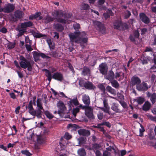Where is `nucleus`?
<instances>
[{
	"instance_id": "obj_37",
	"label": "nucleus",
	"mask_w": 156,
	"mask_h": 156,
	"mask_svg": "<svg viewBox=\"0 0 156 156\" xmlns=\"http://www.w3.org/2000/svg\"><path fill=\"white\" fill-rule=\"evenodd\" d=\"M150 99L153 104H154L156 102V94L154 93L151 94Z\"/></svg>"
},
{
	"instance_id": "obj_30",
	"label": "nucleus",
	"mask_w": 156,
	"mask_h": 156,
	"mask_svg": "<svg viewBox=\"0 0 156 156\" xmlns=\"http://www.w3.org/2000/svg\"><path fill=\"white\" fill-rule=\"evenodd\" d=\"M151 104L148 101H146L143 106V110L145 111L148 110L151 107Z\"/></svg>"
},
{
	"instance_id": "obj_45",
	"label": "nucleus",
	"mask_w": 156,
	"mask_h": 156,
	"mask_svg": "<svg viewBox=\"0 0 156 156\" xmlns=\"http://www.w3.org/2000/svg\"><path fill=\"white\" fill-rule=\"evenodd\" d=\"M119 103L124 108H127V105L126 103L124 101H119Z\"/></svg>"
},
{
	"instance_id": "obj_56",
	"label": "nucleus",
	"mask_w": 156,
	"mask_h": 156,
	"mask_svg": "<svg viewBox=\"0 0 156 156\" xmlns=\"http://www.w3.org/2000/svg\"><path fill=\"white\" fill-rule=\"evenodd\" d=\"M74 34H75V35H76L78 36V38L79 37V36L80 35V36H81L82 34L83 36H85L86 34V33L85 32H82V33H80V32L76 31L74 32Z\"/></svg>"
},
{
	"instance_id": "obj_29",
	"label": "nucleus",
	"mask_w": 156,
	"mask_h": 156,
	"mask_svg": "<svg viewBox=\"0 0 156 156\" xmlns=\"http://www.w3.org/2000/svg\"><path fill=\"white\" fill-rule=\"evenodd\" d=\"M45 71L47 74L46 76L47 77V79L48 81L50 82L51 81L52 79V75L51 72L48 70L47 69H44L43 70Z\"/></svg>"
},
{
	"instance_id": "obj_22",
	"label": "nucleus",
	"mask_w": 156,
	"mask_h": 156,
	"mask_svg": "<svg viewBox=\"0 0 156 156\" xmlns=\"http://www.w3.org/2000/svg\"><path fill=\"white\" fill-rule=\"evenodd\" d=\"M122 20H117L114 22L113 26L114 29L119 30L120 29Z\"/></svg>"
},
{
	"instance_id": "obj_14",
	"label": "nucleus",
	"mask_w": 156,
	"mask_h": 156,
	"mask_svg": "<svg viewBox=\"0 0 156 156\" xmlns=\"http://www.w3.org/2000/svg\"><path fill=\"white\" fill-rule=\"evenodd\" d=\"M139 16L141 20L144 23L148 24L150 22L149 18L144 13H141L139 14Z\"/></svg>"
},
{
	"instance_id": "obj_41",
	"label": "nucleus",
	"mask_w": 156,
	"mask_h": 156,
	"mask_svg": "<svg viewBox=\"0 0 156 156\" xmlns=\"http://www.w3.org/2000/svg\"><path fill=\"white\" fill-rule=\"evenodd\" d=\"M80 111V108L79 107H76L75 108H74L73 110V114L74 116H76V113H78Z\"/></svg>"
},
{
	"instance_id": "obj_31",
	"label": "nucleus",
	"mask_w": 156,
	"mask_h": 156,
	"mask_svg": "<svg viewBox=\"0 0 156 156\" xmlns=\"http://www.w3.org/2000/svg\"><path fill=\"white\" fill-rule=\"evenodd\" d=\"M23 13L22 11L17 10L15 12L14 16L16 18L20 19L23 17Z\"/></svg>"
},
{
	"instance_id": "obj_5",
	"label": "nucleus",
	"mask_w": 156,
	"mask_h": 156,
	"mask_svg": "<svg viewBox=\"0 0 156 156\" xmlns=\"http://www.w3.org/2000/svg\"><path fill=\"white\" fill-rule=\"evenodd\" d=\"M57 106L59 108L58 113L61 116V114L64 113V112L66 109V108L64 103L61 101H59L57 103Z\"/></svg>"
},
{
	"instance_id": "obj_7",
	"label": "nucleus",
	"mask_w": 156,
	"mask_h": 156,
	"mask_svg": "<svg viewBox=\"0 0 156 156\" xmlns=\"http://www.w3.org/2000/svg\"><path fill=\"white\" fill-rule=\"evenodd\" d=\"M15 6L12 4L9 3L3 8L4 12L9 13L13 12L15 9Z\"/></svg>"
},
{
	"instance_id": "obj_15",
	"label": "nucleus",
	"mask_w": 156,
	"mask_h": 156,
	"mask_svg": "<svg viewBox=\"0 0 156 156\" xmlns=\"http://www.w3.org/2000/svg\"><path fill=\"white\" fill-rule=\"evenodd\" d=\"M111 108L112 110L116 113H120L122 112L119 105L118 103H112Z\"/></svg>"
},
{
	"instance_id": "obj_33",
	"label": "nucleus",
	"mask_w": 156,
	"mask_h": 156,
	"mask_svg": "<svg viewBox=\"0 0 156 156\" xmlns=\"http://www.w3.org/2000/svg\"><path fill=\"white\" fill-rule=\"evenodd\" d=\"M77 152L80 156H85L86 155V152L84 148L79 149L78 150Z\"/></svg>"
},
{
	"instance_id": "obj_4",
	"label": "nucleus",
	"mask_w": 156,
	"mask_h": 156,
	"mask_svg": "<svg viewBox=\"0 0 156 156\" xmlns=\"http://www.w3.org/2000/svg\"><path fill=\"white\" fill-rule=\"evenodd\" d=\"M93 23L95 27L99 30L100 32L102 34L105 33V28L101 23L98 21H94Z\"/></svg>"
},
{
	"instance_id": "obj_51",
	"label": "nucleus",
	"mask_w": 156,
	"mask_h": 156,
	"mask_svg": "<svg viewBox=\"0 0 156 156\" xmlns=\"http://www.w3.org/2000/svg\"><path fill=\"white\" fill-rule=\"evenodd\" d=\"M64 138L67 140H69L71 138L72 136L69 134L68 132H66L65 133Z\"/></svg>"
},
{
	"instance_id": "obj_58",
	"label": "nucleus",
	"mask_w": 156,
	"mask_h": 156,
	"mask_svg": "<svg viewBox=\"0 0 156 156\" xmlns=\"http://www.w3.org/2000/svg\"><path fill=\"white\" fill-rule=\"evenodd\" d=\"M145 131L143 127H142V129H139L140 134L139 136H143V132Z\"/></svg>"
},
{
	"instance_id": "obj_36",
	"label": "nucleus",
	"mask_w": 156,
	"mask_h": 156,
	"mask_svg": "<svg viewBox=\"0 0 156 156\" xmlns=\"http://www.w3.org/2000/svg\"><path fill=\"white\" fill-rule=\"evenodd\" d=\"M34 37L37 38H40L43 37L47 36V35L45 34H42L40 33H36L34 32V33L33 34Z\"/></svg>"
},
{
	"instance_id": "obj_24",
	"label": "nucleus",
	"mask_w": 156,
	"mask_h": 156,
	"mask_svg": "<svg viewBox=\"0 0 156 156\" xmlns=\"http://www.w3.org/2000/svg\"><path fill=\"white\" fill-rule=\"evenodd\" d=\"M43 20L44 23L47 24L53 21L54 20V18H53L50 16L48 15L44 17L43 19Z\"/></svg>"
},
{
	"instance_id": "obj_9",
	"label": "nucleus",
	"mask_w": 156,
	"mask_h": 156,
	"mask_svg": "<svg viewBox=\"0 0 156 156\" xmlns=\"http://www.w3.org/2000/svg\"><path fill=\"white\" fill-rule=\"evenodd\" d=\"M136 89L139 91H146L148 89L147 84L144 82H143L139 85L136 86Z\"/></svg>"
},
{
	"instance_id": "obj_13",
	"label": "nucleus",
	"mask_w": 156,
	"mask_h": 156,
	"mask_svg": "<svg viewBox=\"0 0 156 156\" xmlns=\"http://www.w3.org/2000/svg\"><path fill=\"white\" fill-rule=\"evenodd\" d=\"M85 114L89 119H94L93 109L90 106H89L87 109L85 110Z\"/></svg>"
},
{
	"instance_id": "obj_44",
	"label": "nucleus",
	"mask_w": 156,
	"mask_h": 156,
	"mask_svg": "<svg viewBox=\"0 0 156 156\" xmlns=\"http://www.w3.org/2000/svg\"><path fill=\"white\" fill-rule=\"evenodd\" d=\"M21 153L23 154L26 155L27 156H31L32 155V154L27 150L22 151Z\"/></svg>"
},
{
	"instance_id": "obj_16",
	"label": "nucleus",
	"mask_w": 156,
	"mask_h": 156,
	"mask_svg": "<svg viewBox=\"0 0 156 156\" xmlns=\"http://www.w3.org/2000/svg\"><path fill=\"white\" fill-rule=\"evenodd\" d=\"M45 55L44 53L40 52H38L35 51L34 52L33 56L35 60H39L40 57H41L43 58H45Z\"/></svg>"
},
{
	"instance_id": "obj_38",
	"label": "nucleus",
	"mask_w": 156,
	"mask_h": 156,
	"mask_svg": "<svg viewBox=\"0 0 156 156\" xmlns=\"http://www.w3.org/2000/svg\"><path fill=\"white\" fill-rule=\"evenodd\" d=\"M44 114L47 117L50 119H51L54 117V115L48 111H45L44 112Z\"/></svg>"
},
{
	"instance_id": "obj_40",
	"label": "nucleus",
	"mask_w": 156,
	"mask_h": 156,
	"mask_svg": "<svg viewBox=\"0 0 156 156\" xmlns=\"http://www.w3.org/2000/svg\"><path fill=\"white\" fill-rule=\"evenodd\" d=\"M69 103L71 105L73 103L75 106L78 105L79 104L78 101L76 98L71 100L70 101H69Z\"/></svg>"
},
{
	"instance_id": "obj_2",
	"label": "nucleus",
	"mask_w": 156,
	"mask_h": 156,
	"mask_svg": "<svg viewBox=\"0 0 156 156\" xmlns=\"http://www.w3.org/2000/svg\"><path fill=\"white\" fill-rule=\"evenodd\" d=\"M65 14L64 13L62 10H56L52 13L53 16H55V19L57 22L64 24L66 23V20L65 19L59 18V17H65Z\"/></svg>"
},
{
	"instance_id": "obj_32",
	"label": "nucleus",
	"mask_w": 156,
	"mask_h": 156,
	"mask_svg": "<svg viewBox=\"0 0 156 156\" xmlns=\"http://www.w3.org/2000/svg\"><path fill=\"white\" fill-rule=\"evenodd\" d=\"M128 28V25L126 23H123L122 21L120 28V29L119 30H124L127 29Z\"/></svg>"
},
{
	"instance_id": "obj_55",
	"label": "nucleus",
	"mask_w": 156,
	"mask_h": 156,
	"mask_svg": "<svg viewBox=\"0 0 156 156\" xmlns=\"http://www.w3.org/2000/svg\"><path fill=\"white\" fill-rule=\"evenodd\" d=\"M31 44H26L25 45L26 48L28 51H30L33 50V48H32L31 47Z\"/></svg>"
},
{
	"instance_id": "obj_39",
	"label": "nucleus",
	"mask_w": 156,
	"mask_h": 156,
	"mask_svg": "<svg viewBox=\"0 0 156 156\" xmlns=\"http://www.w3.org/2000/svg\"><path fill=\"white\" fill-rule=\"evenodd\" d=\"M140 60L141 61L142 63L143 64H147L148 63V58L147 57H145L144 56L141 57Z\"/></svg>"
},
{
	"instance_id": "obj_27",
	"label": "nucleus",
	"mask_w": 156,
	"mask_h": 156,
	"mask_svg": "<svg viewBox=\"0 0 156 156\" xmlns=\"http://www.w3.org/2000/svg\"><path fill=\"white\" fill-rule=\"evenodd\" d=\"M41 15V13L40 12H37L35 14L30 15L29 17V19L32 20L33 19H36L40 15Z\"/></svg>"
},
{
	"instance_id": "obj_59",
	"label": "nucleus",
	"mask_w": 156,
	"mask_h": 156,
	"mask_svg": "<svg viewBox=\"0 0 156 156\" xmlns=\"http://www.w3.org/2000/svg\"><path fill=\"white\" fill-rule=\"evenodd\" d=\"M20 71V69H19ZM16 72L18 75L19 77L20 78H22L23 77V74L22 73H21L20 71H16Z\"/></svg>"
},
{
	"instance_id": "obj_46",
	"label": "nucleus",
	"mask_w": 156,
	"mask_h": 156,
	"mask_svg": "<svg viewBox=\"0 0 156 156\" xmlns=\"http://www.w3.org/2000/svg\"><path fill=\"white\" fill-rule=\"evenodd\" d=\"M131 15V13L128 10H126V12L125 13L124 18L125 19H127L129 18L130 16Z\"/></svg>"
},
{
	"instance_id": "obj_34",
	"label": "nucleus",
	"mask_w": 156,
	"mask_h": 156,
	"mask_svg": "<svg viewBox=\"0 0 156 156\" xmlns=\"http://www.w3.org/2000/svg\"><path fill=\"white\" fill-rule=\"evenodd\" d=\"M69 36L70 41L72 42H75V40L78 38V36L73 33L69 34Z\"/></svg>"
},
{
	"instance_id": "obj_18",
	"label": "nucleus",
	"mask_w": 156,
	"mask_h": 156,
	"mask_svg": "<svg viewBox=\"0 0 156 156\" xmlns=\"http://www.w3.org/2000/svg\"><path fill=\"white\" fill-rule=\"evenodd\" d=\"M78 132L80 135L83 136H88L90 135V131L84 129H80Z\"/></svg>"
},
{
	"instance_id": "obj_11",
	"label": "nucleus",
	"mask_w": 156,
	"mask_h": 156,
	"mask_svg": "<svg viewBox=\"0 0 156 156\" xmlns=\"http://www.w3.org/2000/svg\"><path fill=\"white\" fill-rule=\"evenodd\" d=\"M141 82L140 79L138 77L135 76H133L131 80V84L132 86L135 85L137 86L140 84Z\"/></svg>"
},
{
	"instance_id": "obj_23",
	"label": "nucleus",
	"mask_w": 156,
	"mask_h": 156,
	"mask_svg": "<svg viewBox=\"0 0 156 156\" xmlns=\"http://www.w3.org/2000/svg\"><path fill=\"white\" fill-rule=\"evenodd\" d=\"M84 87L86 89L89 90L94 89L95 88V86L92 83L89 81L85 82Z\"/></svg>"
},
{
	"instance_id": "obj_17",
	"label": "nucleus",
	"mask_w": 156,
	"mask_h": 156,
	"mask_svg": "<svg viewBox=\"0 0 156 156\" xmlns=\"http://www.w3.org/2000/svg\"><path fill=\"white\" fill-rule=\"evenodd\" d=\"M105 78L110 82L113 80L115 78L114 73L112 70L109 71L108 73L105 76Z\"/></svg>"
},
{
	"instance_id": "obj_20",
	"label": "nucleus",
	"mask_w": 156,
	"mask_h": 156,
	"mask_svg": "<svg viewBox=\"0 0 156 156\" xmlns=\"http://www.w3.org/2000/svg\"><path fill=\"white\" fill-rule=\"evenodd\" d=\"M87 38H82L80 37H78L76 40L75 41V42L77 43H81V42L86 43L87 42ZM80 44L82 46H83L82 44Z\"/></svg>"
},
{
	"instance_id": "obj_3",
	"label": "nucleus",
	"mask_w": 156,
	"mask_h": 156,
	"mask_svg": "<svg viewBox=\"0 0 156 156\" xmlns=\"http://www.w3.org/2000/svg\"><path fill=\"white\" fill-rule=\"evenodd\" d=\"M41 100L38 99L37 101V106L38 108L37 110H36V116L38 119H40L42 117V111L43 110V111H44V109H43L42 106V103L41 102Z\"/></svg>"
},
{
	"instance_id": "obj_6",
	"label": "nucleus",
	"mask_w": 156,
	"mask_h": 156,
	"mask_svg": "<svg viewBox=\"0 0 156 156\" xmlns=\"http://www.w3.org/2000/svg\"><path fill=\"white\" fill-rule=\"evenodd\" d=\"M98 69L102 74H106L108 70V67L107 64L105 63H102L99 65Z\"/></svg>"
},
{
	"instance_id": "obj_12",
	"label": "nucleus",
	"mask_w": 156,
	"mask_h": 156,
	"mask_svg": "<svg viewBox=\"0 0 156 156\" xmlns=\"http://www.w3.org/2000/svg\"><path fill=\"white\" fill-rule=\"evenodd\" d=\"M52 78L59 81H62L63 79L62 74L59 72L55 73L52 76Z\"/></svg>"
},
{
	"instance_id": "obj_47",
	"label": "nucleus",
	"mask_w": 156,
	"mask_h": 156,
	"mask_svg": "<svg viewBox=\"0 0 156 156\" xmlns=\"http://www.w3.org/2000/svg\"><path fill=\"white\" fill-rule=\"evenodd\" d=\"M92 147L94 149L97 150L99 149L101 147V146L98 144L95 143L92 144Z\"/></svg>"
},
{
	"instance_id": "obj_42",
	"label": "nucleus",
	"mask_w": 156,
	"mask_h": 156,
	"mask_svg": "<svg viewBox=\"0 0 156 156\" xmlns=\"http://www.w3.org/2000/svg\"><path fill=\"white\" fill-rule=\"evenodd\" d=\"M98 88L103 92H105L106 89L103 84H101L98 85Z\"/></svg>"
},
{
	"instance_id": "obj_57",
	"label": "nucleus",
	"mask_w": 156,
	"mask_h": 156,
	"mask_svg": "<svg viewBox=\"0 0 156 156\" xmlns=\"http://www.w3.org/2000/svg\"><path fill=\"white\" fill-rule=\"evenodd\" d=\"M109 107H105V108H101V109L104 111L105 113H108L109 114Z\"/></svg>"
},
{
	"instance_id": "obj_64",
	"label": "nucleus",
	"mask_w": 156,
	"mask_h": 156,
	"mask_svg": "<svg viewBox=\"0 0 156 156\" xmlns=\"http://www.w3.org/2000/svg\"><path fill=\"white\" fill-rule=\"evenodd\" d=\"M111 153L108 152L107 151H104L103 154V156H109L110 155Z\"/></svg>"
},
{
	"instance_id": "obj_48",
	"label": "nucleus",
	"mask_w": 156,
	"mask_h": 156,
	"mask_svg": "<svg viewBox=\"0 0 156 156\" xmlns=\"http://www.w3.org/2000/svg\"><path fill=\"white\" fill-rule=\"evenodd\" d=\"M133 35L135 38H138L140 36V33L138 30H135L133 32Z\"/></svg>"
},
{
	"instance_id": "obj_52",
	"label": "nucleus",
	"mask_w": 156,
	"mask_h": 156,
	"mask_svg": "<svg viewBox=\"0 0 156 156\" xmlns=\"http://www.w3.org/2000/svg\"><path fill=\"white\" fill-rule=\"evenodd\" d=\"M117 96L119 98V99L120 100H118V101H122V100H124V96L123 95L121 94V93H118L117 94Z\"/></svg>"
},
{
	"instance_id": "obj_10",
	"label": "nucleus",
	"mask_w": 156,
	"mask_h": 156,
	"mask_svg": "<svg viewBox=\"0 0 156 156\" xmlns=\"http://www.w3.org/2000/svg\"><path fill=\"white\" fill-rule=\"evenodd\" d=\"M33 25V23L31 21H29L21 23L20 27L19 28L26 32V30L27 27H32Z\"/></svg>"
},
{
	"instance_id": "obj_62",
	"label": "nucleus",
	"mask_w": 156,
	"mask_h": 156,
	"mask_svg": "<svg viewBox=\"0 0 156 156\" xmlns=\"http://www.w3.org/2000/svg\"><path fill=\"white\" fill-rule=\"evenodd\" d=\"M98 119L99 120H101L102 119L103 114L102 113L99 112L97 115Z\"/></svg>"
},
{
	"instance_id": "obj_54",
	"label": "nucleus",
	"mask_w": 156,
	"mask_h": 156,
	"mask_svg": "<svg viewBox=\"0 0 156 156\" xmlns=\"http://www.w3.org/2000/svg\"><path fill=\"white\" fill-rule=\"evenodd\" d=\"M85 82L83 80H80L79 81V84L80 86L81 87H84L85 85Z\"/></svg>"
},
{
	"instance_id": "obj_35",
	"label": "nucleus",
	"mask_w": 156,
	"mask_h": 156,
	"mask_svg": "<svg viewBox=\"0 0 156 156\" xmlns=\"http://www.w3.org/2000/svg\"><path fill=\"white\" fill-rule=\"evenodd\" d=\"M112 86L115 88H118L119 87V84L116 80H113L110 81Z\"/></svg>"
},
{
	"instance_id": "obj_61",
	"label": "nucleus",
	"mask_w": 156,
	"mask_h": 156,
	"mask_svg": "<svg viewBox=\"0 0 156 156\" xmlns=\"http://www.w3.org/2000/svg\"><path fill=\"white\" fill-rule=\"evenodd\" d=\"M89 107V106H87V105H86L85 106H83L82 105L80 104L78 107H79V108H80L83 109H85V110L87 109Z\"/></svg>"
},
{
	"instance_id": "obj_60",
	"label": "nucleus",
	"mask_w": 156,
	"mask_h": 156,
	"mask_svg": "<svg viewBox=\"0 0 156 156\" xmlns=\"http://www.w3.org/2000/svg\"><path fill=\"white\" fill-rule=\"evenodd\" d=\"M135 37L132 35H130L129 37V39L130 41L133 43L136 42Z\"/></svg>"
},
{
	"instance_id": "obj_21",
	"label": "nucleus",
	"mask_w": 156,
	"mask_h": 156,
	"mask_svg": "<svg viewBox=\"0 0 156 156\" xmlns=\"http://www.w3.org/2000/svg\"><path fill=\"white\" fill-rule=\"evenodd\" d=\"M82 100L83 103L87 106H89L90 104V99L88 96L86 95H84L82 96Z\"/></svg>"
},
{
	"instance_id": "obj_50",
	"label": "nucleus",
	"mask_w": 156,
	"mask_h": 156,
	"mask_svg": "<svg viewBox=\"0 0 156 156\" xmlns=\"http://www.w3.org/2000/svg\"><path fill=\"white\" fill-rule=\"evenodd\" d=\"M101 125L102 126H106L108 128L111 127V125L110 123L108 122H105L101 123Z\"/></svg>"
},
{
	"instance_id": "obj_43",
	"label": "nucleus",
	"mask_w": 156,
	"mask_h": 156,
	"mask_svg": "<svg viewBox=\"0 0 156 156\" xmlns=\"http://www.w3.org/2000/svg\"><path fill=\"white\" fill-rule=\"evenodd\" d=\"M18 31H19V33L18 34V37H21L26 32L24 30L20 29L19 28Z\"/></svg>"
},
{
	"instance_id": "obj_19",
	"label": "nucleus",
	"mask_w": 156,
	"mask_h": 156,
	"mask_svg": "<svg viewBox=\"0 0 156 156\" xmlns=\"http://www.w3.org/2000/svg\"><path fill=\"white\" fill-rule=\"evenodd\" d=\"M81 74L84 76H90V68L84 66L83 68Z\"/></svg>"
},
{
	"instance_id": "obj_25",
	"label": "nucleus",
	"mask_w": 156,
	"mask_h": 156,
	"mask_svg": "<svg viewBox=\"0 0 156 156\" xmlns=\"http://www.w3.org/2000/svg\"><path fill=\"white\" fill-rule=\"evenodd\" d=\"M54 26L55 29L57 31L62 32L64 30V27L61 24L58 23L54 24Z\"/></svg>"
},
{
	"instance_id": "obj_1",
	"label": "nucleus",
	"mask_w": 156,
	"mask_h": 156,
	"mask_svg": "<svg viewBox=\"0 0 156 156\" xmlns=\"http://www.w3.org/2000/svg\"><path fill=\"white\" fill-rule=\"evenodd\" d=\"M21 61L20 62V66L18 62L16 60L14 61V64L16 67L21 69V68L26 69L29 71H31L32 69V66L34 64V62L31 59H27L23 55H21L20 57Z\"/></svg>"
},
{
	"instance_id": "obj_8",
	"label": "nucleus",
	"mask_w": 156,
	"mask_h": 156,
	"mask_svg": "<svg viewBox=\"0 0 156 156\" xmlns=\"http://www.w3.org/2000/svg\"><path fill=\"white\" fill-rule=\"evenodd\" d=\"M32 104V101L30 100L29 101L28 105L26 106V109H27V108L29 109L28 111L30 113V114L34 116L33 118H35V115H36V110H34V108H33Z\"/></svg>"
},
{
	"instance_id": "obj_63",
	"label": "nucleus",
	"mask_w": 156,
	"mask_h": 156,
	"mask_svg": "<svg viewBox=\"0 0 156 156\" xmlns=\"http://www.w3.org/2000/svg\"><path fill=\"white\" fill-rule=\"evenodd\" d=\"M103 104H104V108L109 107V106H108V103L107 100L106 99H105L103 100Z\"/></svg>"
},
{
	"instance_id": "obj_28",
	"label": "nucleus",
	"mask_w": 156,
	"mask_h": 156,
	"mask_svg": "<svg viewBox=\"0 0 156 156\" xmlns=\"http://www.w3.org/2000/svg\"><path fill=\"white\" fill-rule=\"evenodd\" d=\"M139 105H142L145 101L144 98L143 97H139L137 98L134 100Z\"/></svg>"
},
{
	"instance_id": "obj_26",
	"label": "nucleus",
	"mask_w": 156,
	"mask_h": 156,
	"mask_svg": "<svg viewBox=\"0 0 156 156\" xmlns=\"http://www.w3.org/2000/svg\"><path fill=\"white\" fill-rule=\"evenodd\" d=\"M106 90L107 91L112 94L116 95V91L115 90L108 85L107 86Z\"/></svg>"
},
{
	"instance_id": "obj_53",
	"label": "nucleus",
	"mask_w": 156,
	"mask_h": 156,
	"mask_svg": "<svg viewBox=\"0 0 156 156\" xmlns=\"http://www.w3.org/2000/svg\"><path fill=\"white\" fill-rule=\"evenodd\" d=\"M90 6L87 4H84L82 5L83 9L84 10H87L89 9Z\"/></svg>"
},
{
	"instance_id": "obj_49",
	"label": "nucleus",
	"mask_w": 156,
	"mask_h": 156,
	"mask_svg": "<svg viewBox=\"0 0 156 156\" xmlns=\"http://www.w3.org/2000/svg\"><path fill=\"white\" fill-rule=\"evenodd\" d=\"M15 46V43H13L11 42H10V43L7 45V47L9 49H12L14 48Z\"/></svg>"
}]
</instances>
